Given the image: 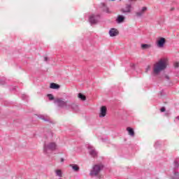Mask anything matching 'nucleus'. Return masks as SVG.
I'll return each mask as SVG.
<instances>
[{"instance_id":"obj_1","label":"nucleus","mask_w":179,"mask_h":179,"mask_svg":"<svg viewBox=\"0 0 179 179\" xmlns=\"http://www.w3.org/2000/svg\"><path fill=\"white\" fill-rule=\"evenodd\" d=\"M167 68V64L164 60H159L153 68V72L155 75H157L162 72V71H164Z\"/></svg>"},{"instance_id":"obj_2","label":"nucleus","mask_w":179,"mask_h":179,"mask_svg":"<svg viewBox=\"0 0 179 179\" xmlns=\"http://www.w3.org/2000/svg\"><path fill=\"white\" fill-rule=\"evenodd\" d=\"M58 149V145L55 142H50L43 145V153L45 155H50V152H54Z\"/></svg>"},{"instance_id":"obj_3","label":"nucleus","mask_w":179,"mask_h":179,"mask_svg":"<svg viewBox=\"0 0 179 179\" xmlns=\"http://www.w3.org/2000/svg\"><path fill=\"white\" fill-rule=\"evenodd\" d=\"M54 103L57 107H60V108H66V110H69V103H68V101H65L62 98L55 99Z\"/></svg>"},{"instance_id":"obj_4","label":"nucleus","mask_w":179,"mask_h":179,"mask_svg":"<svg viewBox=\"0 0 179 179\" xmlns=\"http://www.w3.org/2000/svg\"><path fill=\"white\" fill-rule=\"evenodd\" d=\"M103 169V165L101 164H96L92 167V169L91 170L90 173V176L91 177H96L99 176L100 171H101V169Z\"/></svg>"},{"instance_id":"obj_5","label":"nucleus","mask_w":179,"mask_h":179,"mask_svg":"<svg viewBox=\"0 0 179 179\" xmlns=\"http://www.w3.org/2000/svg\"><path fill=\"white\" fill-rule=\"evenodd\" d=\"M100 15L99 14H92L89 17V22L90 24H97L100 22Z\"/></svg>"},{"instance_id":"obj_6","label":"nucleus","mask_w":179,"mask_h":179,"mask_svg":"<svg viewBox=\"0 0 179 179\" xmlns=\"http://www.w3.org/2000/svg\"><path fill=\"white\" fill-rule=\"evenodd\" d=\"M120 34V31H118V29L115 28H111L109 31V36L110 37H115Z\"/></svg>"},{"instance_id":"obj_7","label":"nucleus","mask_w":179,"mask_h":179,"mask_svg":"<svg viewBox=\"0 0 179 179\" xmlns=\"http://www.w3.org/2000/svg\"><path fill=\"white\" fill-rule=\"evenodd\" d=\"M147 10H148V7H143L139 11L136 13V16L137 17H142L145 12H146Z\"/></svg>"},{"instance_id":"obj_8","label":"nucleus","mask_w":179,"mask_h":179,"mask_svg":"<svg viewBox=\"0 0 179 179\" xmlns=\"http://www.w3.org/2000/svg\"><path fill=\"white\" fill-rule=\"evenodd\" d=\"M164 44H166V38H159L157 42V45L159 48H163L164 47Z\"/></svg>"},{"instance_id":"obj_9","label":"nucleus","mask_w":179,"mask_h":179,"mask_svg":"<svg viewBox=\"0 0 179 179\" xmlns=\"http://www.w3.org/2000/svg\"><path fill=\"white\" fill-rule=\"evenodd\" d=\"M88 150L90 156H92V157H96V156H97V151H96V149H94V147L89 145Z\"/></svg>"},{"instance_id":"obj_10","label":"nucleus","mask_w":179,"mask_h":179,"mask_svg":"<svg viewBox=\"0 0 179 179\" xmlns=\"http://www.w3.org/2000/svg\"><path fill=\"white\" fill-rule=\"evenodd\" d=\"M107 114V107L101 106L99 113L100 118H103Z\"/></svg>"},{"instance_id":"obj_11","label":"nucleus","mask_w":179,"mask_h":179,"mask_svg":"<svg viewBox=\"0 0 179 179\" xmlns=\"http://www.w3.org/2000/svg\"><path fill=\"white\" fill-rule=\"evenodd\" d=\"M132 6L131 4L126 5L125 8L121 9V12L123 13H131V8Z\"/></svg>"},{"instance_id":"obj_12","label":"nucleus","mask_w":179,"mask_h":179,"mask_svg":"<svg viewBox=\"0 0 179 179\" xmlns=\"http://www.w3.org/2000/svg\"><path fill=\"white\" fill-rule=\"evenodd\" d=\"M68 106H69V110H73V111H76V113H78L79 111V106L76 105V103H69Z\"/></svg>"},{"instance_id":"obj_13","label":"nucleus","mask_w":179,"mask_h":179,"mask_svg":"<svg viewBox=\"0 0 179 179\" xmlns=\"http://www.w3.org/2000/svg\"><path fill=\"white\" fill-rule=\"evenodd\" d=\"M124 20H125V17L124 15H117V18L116 20L117 23H124Z\"/></svg>"},{"instance_id":"obj_14","label":"nucleus","mask_w":179,"mask_h":179,"mask_svg":"<svg viewBox=\"0 0 179 179\" xmlns=\"http://www.w3.org/2000/svg\"><path fill=\"white\" fill-rule=\"evenodd\" d=\"M172 179H179V172L178 171H173Z\"/></svg>"},{"instance_id":"obj_15","label":"nucleus","mask_w":179,"mask_h":179,"mask_svg":"<svg viewBox=\"0 0 179 179\" xmlns=\"http://www.w3.org/2000/svg\"><path fill=\"white\" fill-rule=\"evenodd\" d=\"M50 89H59V87H61V86H59V85L55 83H51L50 85Z\"/></svg>"},{"instance_id":"obj_16","label":"nucleus","mask_w":179,"mask_h":179,"mask_svg":"<svg viewBox=\"0 0 179 179\" xmlns=\"http://www.w3.org/2000/svg\"><path fill=\"white\" fill-rule=\"evenodd\" d=\"M127 131L129 132V135H130V136H135V131H134V129L127 127Z\"/></svg>"},{"instance_id":"obj_17","label":"nucleus","mask_w":179,"mask_h":179,"mask_svg":"<svg viewBox=\"0 0 179 179\" xmlns=\"http://www.w3.org/2000/svg\"><path fill=\"white\" fill-rule=\"evenodd\" d=\"M179 163L177 161L173 162V171H178Z\"/></svg>"},{"instance_id":"obj_18","label":"nucleus","mask_w":179,"mask_h":179,"mask_svg":"<svg viewBox=\"0 0 179 179\" xmlns=\"http://www.w3.org/2000/svg\"><path fill=\"white\" fill-rule=\"evenodd\" d=\"M38 118H40L41 120H43V121H45V122H50V118L47 117L45 115H40L38 116Z\"/></svg>"},{"instance_id":"obj_19","label":"nucleus","mask_w":179,"mask_h":179,"mask_svg":"<svg viewBox=\"0 0 179 179\" xmlns=\"http://www.w3.org/2000/svg\"><path fill=\"white\" fill-rule=\"evenodd\" d=\"M70 167H71L73 171H79V166L76 164H70Z\"/></svg>"},{"instance_id":"obj_20","label":"nucleus","mask_w":179,"mask_h":179,"mask_svg":"<svg viewBox=\"0 0 179 179\" xmlns=\"http://www.w3.org/2000/svg\"><path fill=\"white\" fill-rule=\"evenodd\" d=\"M55 174L57 177H59L61 178V177H62V171H61V169H57L55 171Z\"/></svg>"},{"instance_id":"obj_21","label":"nucleus","mask_w":179,"mask_h":179,"mask_svg":"<svg viewBox=\"0 0 179 179\" xmlns=\"http://www.w3.org/2000/svg\"><path fill=\"white\" fill-rule=\"evenodd\" d=\"M150 47H152V45H149V44H142L141 45V48H143V50H148V48H150Z\"/></svg>"},{"instance_id":"obj_22","label":"nucleus","mask_w":179,"mask_h":179,"mask_svg":"<svg viewBox=\"0 0 179 179\" xmlns=\"http://www.w3.org/2000/svg\"><path fill=\"white\" fill-rule=\"evenodd\" d=\"M78 98L80 99L83 101H85L86 100V96L83 95L82 93L78 94Z\"/></svg>"},{"instance_id":"obj_23","label":"nucleus","mask_w":179,"mask_h":179,"mask_svg":"<svg viewBox=\"0 0 179 179\" xmlns=\"http://www.w3.org/2000/svg\"><path fill=\"white\" fill-rule=\"evenodd\" d=\"M48 97L49 100H50V101L54 100V96L51 94H48Z\"/></svg>"},{"instance_id":"obj_24","label":"nucleus","mask_w":179,"mask_h":179,"mask_svg":"<svg viewBox=\"0 0 179 179\" xmlns=\"http://www.w3.org/2000/svg\"><path fill=\"white\" fill-rule=\"evenodd\" d=\"M160 111H161V113H164V111H166V108H165V107H162V108L160 109Z\"/></svg>"},{"instance_id":"obj_25","label":"nucleus","mask_w":179,"mask_h":179,"mask_svg":"<svg viewBox=\"0 0 179 179\" xmlns=\"http://www.w3.org/2000/svg\"><path fill=\"white\" fill-rule=\"evenodd\" d=\"M104 12H106V13H110V10L106 8L104 10Z\"/></svg>"},{"instance_id":"obj_26","label":"nucleus","mask_w":179,"mask_h":179,"mask_svg":"<svg viewBox=\"0 0 179 179\" xmlns=\"http://www.w3.org/2000/svg\"><path fill=\"white\" fill-rule=\"evenodd\" d=\"M165 79H166V80H170V77L169 76H165Z\"/></svg>"},{"instance_id":"obj_27","label":"nucleus","mask_w":179,"mask_h":179,"mask_svg":"<svg viewBox=\"0 0 179 179\" xmlns=\"http://www.w3.org/2000/svg\"><path fill=\"white\" fill-rule=\"evenodd\" d=\"M174 66L175 68H178V63H175Z\"/></svg>"},{"instance_id":"obj_28","label":"nucleus","mask_w":179,"mask_h":179,"mask_svg":"<svg viewBox=\"0 0 179 179\" xmlns=\"http://www.w3.org/2000/svg\"><path fill=\"white\" fill-rule=\"evenodd\" d=\"M102 142H106V141H107V137H106L105 138H101Z\"/></svg>"},{"instance_id":"obj_29","label":"nucleus","mask_w":179,"mask_h":179,"mask_svg":"<svg viewBox=\"0 0 179 179\" xmlns=\"http://www.w3.org/2000/svg\"><path fill=\"white\" fill-rule=\"evenodd\" d=\"M44 61H45V62H47V61H48V57H44Z\"/></svg>"},{"instance_id":"obj_30","label":"nucleus","mask_w":179,"mask_h":179,"mask_svg":"<svg viewBox=\"0 0 179 179\" xmlns=\"http://www.w3.org/2000/svg\"><path fill=\"white\" fill-rule=\"evenodd\" d=\"M60 162H61L62 163H64V158H61Z\"/></svg>"},{"instance_id":"obj_31","label":"nucleus","mask_w":179,"mask_h":179,"mask_svg":"<svg viewBox=\"0 0 179 179\" xmlns=\"http://www.w3.org/2000/svg\"><path fill=\"white\" fill-rule=\"evenodd\" d=\"M0 84H1V85H4V84H5V82H3V83H1V82H0Z\"/></svg>"},{"instance_id":"obj_32","label":"nucleus","mask_w":179,"mask_h":179,"mask_svg":"<svg viewBox=\"0 0 179 179\" xmlns=\"http://www.w3.org/2000/svg\"><path fill=\"white\" fill-rule=\"evenodd\" d=\"M176 120H179V116H177V117H176Z\"/></svg>"},{"instance_id":"obj_33","label":"nucleus","mask_w":179,"mask_h":179,"mask_svg":"<svg viewBox=\"0 0 179 179\" xmlns=\"http://www.w3.org/2000/svg\"><path fill=\"white\" fill-rule=\"evenodd\" d=\"M161 96H163V91L161 92Z\"/></svg>"},{"instance_id":"obj_34","label":"nucleus","mask_w":179,"mask_h":179,"mask_svg":"<svg viewBox=\"0 0 179 179\" xmlns=\"http://www.w3.org/2000/svg\"><path fill=\"white\" fill-rule=\"evenodd\" d=\"M22 97H23V99H24V97H26V95H23V96H22Z\"/></svg>"},{"instance_id":"obj_35","label":"nucleus","mask_w":179,"mask_h":179,"mask_svg":"<svg viewBox=\"0 0 179 179\" xmlns=\"http://www.w3.org/2000/svg\"><path fill=\"white\" fill-rule=\"evenodd\" d=\"M171 10H174V8H171Z\"/></svg>"},{"instance_id":"obj_36","label":"nucleus","mask_w":179,"mask_h":179,"mask_svg":"<svg viewBox=\"0 0 179 179\" xmlns=\"http://www.w3.org/2000/svg\"><path fill=\"white\" fill-rule=\"evenodd\" d=\"M135 65L134 64H133V66H134Z\"/></svg>"},{"instance_id":"obj_37","label":"nucleus","mask_w":179,"mask_h":179,"mask_svg":"<svg viewBox=\"0 0 179 179\" xmlns=\"http://www.w3.org/2000/svg\"><path fill=\"white\" fill-rule=\"evenodd\" d=\"M111 1H115V0H111Z\"/></svg>"}]
</instances>
